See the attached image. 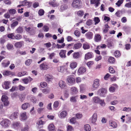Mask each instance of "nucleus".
<instances>
[{"label": "nucleus", "instance_id": "f257e3e1", "mask_svg": "<svg viewBox=\"0 0 131 131\" xmlns=\"http://www.w3.org/2000/svg\"><path fill=\"white\" fill-rule=\"evenodd\" d=\"M107 91L105 88H102L100 89L97 91V94L101 96L104 97L105 95L107 93Z\"/></svg>", "mask_w": 131, "mask_h": 131}, {"label": "nucleus", "instance_id": "f03ea898", "mask_svg": "<svg viewBox=\"0 0 131 131\" xmlns=\"http://www.w3.org/2000/svg\"><path fill=\"white\" fill-rule=\"evenodd\" d=\"M10 123V121L8 119H6L2 121L1 124L3 126L7 127L8 126Z\"/></svg>", "mask_w": 131, "mask_h": 131}, {"label": "nucleus", "instance_id": "7ed1b4c3", "mask_svg": "<svg viewBox=\"0 0 131 131\" xmlns=\"http://www.w3.org/2000/svg\"><path fill=\"white\" fill-rule=\"evenodd\" d=\"M99 80H95L94 82L92 85V89L93 90H95L99 86Z\"/></svg>", "mask_w": 131, "mask_h": 131}, {"label": "nucleus", "instance_id": "20e7f679", "mask_svg": "<svg viewBox=\"0 0 131 131\" xmlns=\"http://www.w3.org/2000/svg\"><path fill=\"white\" fill-rule=\"evenodd\" d=\"M24 45V42L21 41L17 42L14 44V46L17 48H19Z\"/></svg>", "mask_w": 131, "mask_h": 131}, {"label": "nucleus", "instance_id": "39448f33", "mask_svg": "<svg viewBox=\"0 0 131 131\" xmlns=\"http://www.w3.org/2000/svg\"><path fill=\"white\" fill-rule=\"evenodd\" d=\"M80 3L79 0H74L72 3V6L75 8L79 7Z\"/></svg>", "mask_w": 131, "mask_h": 131}, {"label": "nucleus", "instance_id": "423d86ee", "mask_svg": "<svg viewBox=\"0 0 131 131\" xmlns=\"http://www.w3.org/2000/svg\"><path fill=\"white\" fill-rule=\"evenodd\" d=\"M93 53L91 52H89L85 55V59L87 60L88 59L91 58L93 57Z\"/></svg>", "mask_w": 131, "mask_h": 131}, {"label": "nucleus", "instance_id": "0eeeda50", "mask_svg": "<svg viewBox=\"0 0 131 131\" xmlns=\"http://www.w3.org/2000/svg\"><path fill=\"white\" fill-rule=\"evenodd\" d=\"M46 81L47 82H49L52 79V75L50 74H47L45 76Z\"/></svg>", "mask_w": 131, "mask_h": 131}, {"label": "nucleus", "instance_id": "6e6552de", "mask_svg": "<svg viewBox=\"0 0 131 131\" xmlns=\"http://www.w3.org/2000/svg\"><path fill=\"white\" fill-rule=\"evenodd\" d=\"M49 68L48 66L44 63L40 65V68L41 70H47Z\"/></svg>", "mask_w": 131, "mask_h": 131}, {"label": "nucleus", "instance_id": "1a4fd4ad", "mask_svg": "<svg viewBox=\"0 0 131 131\" xmlns=\"http://www.w3.org/2000/svg\"><path fill=\"white\" fill-rule=\"evenodd\" d=\"M66 50H61L59 53L60 57L61 58H65L66 57Z\"/></svg>", "mask_w": 131, "mask_h": 131}, {"label": "nucleus", "instance_id": "9d476101", "mask_svg": "<svg viewBox=\"0 0 131 131\" xmlns=\"http://www.w3.org/2000/svg\"><path fill=\"white\" fill-rule=\"evenodd\" d=\"M95 41L96 42L100 41L101 40V37L100 35L96 34H95L94 38Z\"/></svg>", "mask_w": 131, "mask_h": 131}, {"label": "nucleus", "instance_id": "9b49d317", "mask_svg": "<svg viewBox=\"0 0 131 131\" xmlns=\"http://www.w3.org/2000/svg\"><path fill=\"white\" fill-rule=\"evenodd\" d=\"M22 4L23 6H28V7H30L31 6L32 3L28 2L27 0H25L22 2Z\"/></svg>", "mask_w": 131, "mask_h": 131}, {"label": "nucleus", "instance_id": "f8f14e48", "mask_svg": "<svg viewBox=\"0 0 131 131\" xmlns=\"http://www.w3.org/2000/svg\"><path fill=\"white\" fill-rule=\"evenodd\" d=\"M70 90L71 92L73 94H77L78 92V90L77 88L73 87L71 88Z\"/></svg>", "mask_w": 131, "mask_h": 131}, {"label": "nucleus", "instance_id": "ddd939ff", "mask_svg": "<svg viewBox=\"0 0 131 131\" xmlns=\"http://www.w3.org/2000/svg\"><path fill=\"white\" fill-rule=\"evenodd\" d=\"M27 118V116L26 113L25 112L22 113L20 115V119L21 121H23L26 120Z\"/></svg>", "mask_w": 131, "mask_h": 131}, {"label": "nucleus", "instance_id": "4468645a", "mask_svg": "<svg viewBox=\"0 0 131 131\" xmlns=\"http://www.w3.org/2000/svg\"><path fill=\"white\" fill-rule=\"evenodd\" d=\"M18 114V113L17 112H14L11 114L10 118L12 120L15 119L17 117Z\"/></svg>", "mask_w": 131, "mask_h": 131}, {"label": "nucleus", "instance_id": "2eb2a0df", "mask_svg": "<svg viewBox=\"0 0 131 131\" xmlns=\"http://www.w3.org/2000/svg\"><path fill=\"white\" fill-rule=\"evenodd\" d=\"M85 36L86 38L89 39H91L92 38L93 36V34L91 32H89L85 34Z\"/></svg>", "mask_w": 131, "mask_h": 131}, {"label": "nucleus", "instance_id": "dca6fc26", "mask_svg": "<svg viewBox=\"0 0 131 131\" xmlns=\"http://www.w3.org/2000/svg\"><path fill=\"white\" fill-rule=\"evenodd\" d=\"M97 117V114L95 113L92 116V119L91 122L92 123L94 124L96 122Z\"/></svg>", "mask_w": 131, "mask_h": 131}, {"label": "nucleus", "instance_id": "f3484780", "mask_svg": "<svg viewBox=\"0 0 131 131\" xmlns=\"http://www.w3.org/2000/svg\"><path fill=\"white\" fill-rule=\"evenodd\" d=\"M43 122L40 119L37 122V127L39 128H40L43 127L42 125L43 124Z\"/></svg>", "mask_w": 131, "mask_h": 131}, {"label": "nucleus", "instance_id": "a211bd4d", "mask_svg": "<svg viewBox=\"0 0 131 131\" xmlns=\"http://www.w3.org/2000/svg\"><path fill=\"white\" fill-rule=\"evenodd\" d=\"M67 81L70 83H74L75 82V79L74 78L69 77L67 79Z\"/></svg>", "mask_w": 131, "mask_h": 131}, {"label": "nucleus", "instance_id": "6ab92c4d", "mask_svg": "<svg viewBox=\"0 0 131 131\" xmlns=\"http://www.w3.org/2000/svg\"><path fill=\"white\" fill-rule=\"evenodd\" d=\"M86 68L84 67H80L78 71V72L80 73H83L86 71Z\"/></svg>", "mask_w": 131, "mask_h": 131}, {"label": "nucleus", "instance_id": "aec40b11", "mask_svg": "<svg viewBox=\"0 0 131 131\" xmlns=\"http://www.w3.org/2000/svg\"><path fill=\"white\" fill-rule=\"evenodd\" d=\"M82 46V44L81 43H77L74 45L73 48L75 49H78L81 47Z\"/></svg>", "mask_w": 131, "mask_h": 131}, {"label": "nucleus", "instance_id": "412c9836", "mask_svg": "<svg viewBox=\"0 0 131 131\" xmlns=\"http://www.w3.org/2000/svg\"><path fill=\"white\" fill-rule=\"evenodd\" d=\"M109 124L113 128H116L117 127V124L115 122L110 121Z\"/></svg>", "mask_w": 131, "mask_h": 131}, {"label": "nucleus", "instance_id": "4be33fe9", "mask_svg": "<svg viewBox=\"0 0 131 131\" xmlns=\"http://www.w3.org/2000/svg\"><path fill=\"white\" fill-rule=\"evenodd\" d=\"M55 0H53V2H50L49 3V4L54 7L58 6L59 5V3L56 2H55Z\"/></svg>", "mask_w": 131, "mask_h": 131}, {"label": "nucleus", "instance_id": "5701e85b", "mask_svg": "<svg viewBox=\"0 0 131 131\" xmlns=\"http://www.w3.org/2000/svg\"><path fill=\"white\" fill-rule=\"evenodd\" d=\"M15 31L18 33H21L23 31V29L22 27L20 26Z\"/></svg>", "mask_w": 131, "mask_h": 131}, {"label": "nucleus", "instance_id": "b1692460", "mask_svg": "<svg viewBox=\"0 0 131 131\" xmlns=\"http://www.w3.org/2000/svg\"><path fill=\"white\" fill-rule=\"evenodd\" d=\"M29 106L30 105L28 103H25L22 104V108L24 110H26Z\"/></svg>", "mask_w": 131, "mask_h": 131}, {"label": "nucleus", "instance_id": "393cba45", "mask_svg": "<svg viewBox=\"0 0 131 131\" xmlns=\"http://www.w3.org/2000/svg\"><path fill=\"white\" fill-rule=\"evenodd\" d=\"M60 87L62 88H64L66 86V83L63 81H60L59 82Z\"/></svg>", "mask_w": 131, "mask_h": 131}, {"label": "nucleus", "instance_id": "a878e982", "mask_svg": "<svg viewBox=\"0 0 131 131\" xmlns=\"http://www.w3.org/2000/svg\"><path fill=\"white\" fill-rule=\"evenodd\" d=\"M77 62H73L70 63V67L72 69H73L77 67Z\"/></svg>", "mask_w": 131, "mask_h": 131}, {"label": "nucleus", "instance_id": "bb28decb", "mask_svg": "<svg viewBox=\"0 0 131 131\" xmlns=\"http://www.w3.org/2000/svg\"><path fill=\"white\" fill-rule=\"evenodd\" d=\"M18 24V22L17 21L13 22L11 24V27L12 29H14Z\"/></svg>", "mask_w": 131, "mask_h": 131}, {"label": "nucleus", "instance_id": "cd10ccee", "mask_svg": "<svg viewBox=\"0 0 131 131\" xmlns=\"http://www.w3.org/2000/svg\"><path fill=\"white\" fill-rule=\"evenodd\" d=\"M93 102L96 103H100L101 100L98 97H93Z\"/></svg>", "mask_w": 131, "mask_h": 131}, {"label": "nucleus", "instance_id": "c85d7f7f", "mask_svg": "<svg viewBox=\"0 0 131 131\" xmlns=\"http://www.w3.org/2000/svg\"><path fill=\"white\" fill-rule=\"evenodd\" d=\"M67 112L65 111H62L60 114V116L61 117H64L67 115Z\"/></svg>", "mask_w": 131, "mask_h": 131}, {"label": "nucleus", "instance_id": "c756f323", "mask_svg": "<svg viewBox=\"0 0 131 131\" xmlns=\"http://www.w3.org/2000/svg\"><path fill=\"white\" fill-rule=\"evenodd\" d=\"M49 131H55L54 126L52 124L48 126Z\"/></svg>", "mask_w": 131, "mask_h": 131}, {"label": "nucleus", "instance_id": "7c9ffc66", "mask_svg": "<svg viewBox=\"0 0 131 131\" xmlns=\"http://www.w3.org/2000/svg\"><path fill=\"white\" fill-rule=\"evenodd\" d=\"M9 13L10 15H13L16 13V11L15 9H11L8 10Z\"/></svg>", "mask_w": 131, "mask_h": 131}, {"label": "nucleus", "instance_id": "2f4dec72", "mask_svg": "<svg viewBox=\"0 0 131 131\" xmlns=\"http://www.w3.org/2000/svg\"><path fill=\"white\" fill-rule=\"evenodd\" d=\"M19 97L20 101L22 102L24 101L25 98V96L24 94H20L19 95Z\"/></svg>", "mask_w": 131, "mask_h": 131}, {"label": "nucleus", "instance_id": "473e14b6", "mask_svg": "<svg viewBox=\"0 0 131 131\" xmlns=\"http://www.w3.org/2000/svg\"><path fill=\"white\" fill-rule=\"evenodd\" d=\"M84 128L86 131H90L91 129L90 126L89 124L85 125Z\"/></svg>", "mask_w": 131, "mask_h": 131}, {"label": "nucleus", "instance_id": "72a5a7b5", "mask_svg": "<svg viewBox=\"0 0 131 131\" xmlns=\"http://www.w3.org/2000/svg\"><path fill=\"white\" fill-rule=\"evenodd\" d=\"M22 38V36L19 34H18L15 36L14 35V39L19 40L21 39Z\"/></svg>", "mask_w": 131, "mask_h": 131}, {"label": "nucleus", "instance_id": "f704fd0d", "mask_svg": "<svg viewBox=\"0 0 131 131\" xmlns=\"http://www.w3.org/2000/svg\"><path fill=\"white\" fill-rule=\"evenodd\" d=\"M115 61V59L114 58L112 57H110L108 60V61L109 62L112 63H114Z\"/></svg>", "mask_w": 131, "mask_h": 131}, {"label": "nucleus", "instance_id": "c9c22d12", "mask_svg": "<svg viewBox=\"0 0 131 131\" xmlns=\"http://www.w3.org/2000/svg\"><path fill=\"white\" fill-rule=\"evenodd\" d=\"M1 100L3 102L8 101V97L6 95H3L2 96Z\"/></svg>", "mask_w": 131, "mask_h": 131}, {"label": "nucleus", "instance_id": "e433bc0d", "mask_svg": "<svg viewBox=\"0 0 131 131\" xmlns=\"http://www.w3.org/2000/svg\"><path fill=\"white\" fill-rule=\"evenodd\" d=\"M10 82L8 81H5L4 84L5 85V88L6 89H8L9 88V85Z\"/></svg>", "mask_w": 131, "mask_h": 131}, {"label": "nucleus", "instance_id": "4c0bfd02", "mask_svg": "<svg viewBox=\"0 0 131 131\" xmlns=\"http://www.w3.org/2000/svg\"><path fill=\"white\" fill-rule=\"evenodd\" d=\"M68 6L67 5L64 4L62 5L61 7V9L62 10H63L68 8Z\"/></svg>", "mask_w": 131, "mask_h": 131}, {"label": "nucleus", "instance_id": "58836bf2", "mask_svg": "<svg viewBox=\"0 0 131 131\" xmlns=\"http://www.w3.org/2000/svg\"><path fill=\"white\" fill-rule=\"evenodd\" d=\"M29 33L31 35H34L35 34V28H31L30 31H29Z\"/></svg>", "mask_w": 131, "mask_h": 131}, {"label": "nucleus", "instance_id": "ea45409f", "mask_svg": "<svg viewBox=\"0 0 131 131\" xmlns=\"http://www.w3.org/2000/svg\"><path fill=\"white\" fill-rule=\"evenodd\" d=\"M73 58L76 59L79 58L80 57V54L79 52H75L73 54Z\"/></svg>", "mask_w": 131, "mask_h": 131}, {"label": "nucleus", "instance_id": "a19ab883", "mask_svg": "<svg viewBox=\"0 0 131 131\" xmlns=\"http://www.w3.org/2000/svg\"><path fill=\"white\" fill-rule=\"evenodd\" d=\"M7 37L9 38L14 39V35L13 33H11L8 34Z\"/></svg>", "mask_w": 131, "mask_h": 131}, {"label": "nucleus", "instance_id": "79ce46f5", "mask_svg": "<svg viewBox=\"0 0 131 131\" xmlns=\"http://www.w3.org/2000/svg\"><path fill=\"white\" fill-rule=\"evenodd\" d=\"M114 55L116 57H118L120 56L121 54L120 52L118 51H116L114 53Z\"/></svg>", "mask_w": 131, "mask_h": 131}, {"label": "nucleus", "instance_id": "37998d69", "mask_svg": "<svg viewBox=\"0 0 131 131\" xmlns=\"http://www.w3.org/2000/svg\"><path fill=\"white\" fill-rule=\"evenodd\" d=\"M26 72L25 71H23L22 72H20L17 74V76L19 77H20L25 75L26 74Z\"/></svg>", "mask_w": 131, "mask_h": 131}, {"label": "nucleus", "instance_id": "c03bdc74", "mask_svg": "<svg viewBox=\"0 0 131 131\" xmlns=\"http://www.w3.org/2000/svg\"><path fill=\"white\" fill-rule=\"evenodd\" d=\"M32 62V60L31 59H28L25 62V64L27 66H29Z\"/></svg>", "mask_w": 131, "mask_h": 131}, {"label": "nucleus", "instance_id": "a18cd8bd", "mask_svg": "<svg viewBox=\"0 0 131 131\" xmlns=\"http://www.w3.org/2000/svg\"><path fill=\"white\" fill-rule=\"evenodd\" d=\"M83 47L84 49H87L90 48V46L88 44L85 43L83 44Z\"/></svg>", "mask_w": 131, "mask_h": 131}, {"label": "nucleus", "instance_id": "49530a36", "mask_svg": "<svg viewBox=\"0 0 131 131\" xmlns=\"http://www.w3.org/2000/svg\"><path fill=\"white\" fill-rule=\"evenodd\" d=\"M12 72L9 71H6L3 72V74L4 75H8L12 74Z\"/></svg>", "mask_w": 131, "mask_h": 131}, {"label": "nucleus", "instance_id": "de8ad7c7", "mask_svg": "<svg viewBox=\"0 0 131 131\" xmlns=\"http://www.w3.org/2000/svg\"><path fill=\"white\" fill-rule=\"evenodd\" d=\"M44 11L42 9H40L38 11V14L40 16L43 15H44Z\"/></svg>", "mask_w": 131, "mask_h": 131}, {"label": "nucleus", "instance_id": "09e8293b", "mask_svg": "<svg viewBox=\"0 0 131 131\" xmlns=\"http://www.w3.org/2000/svg\"><path fill=\"white\" fill-rule=\"evenodd\" d=\"M109 90L110 92H114L115 91V88L114 86H111L109 88Z\"/></svg>", "mask_w": 131, "mask_h": 131}, {"label": "nucleus", "instance_id": "8fccbe9b", "mask_svg": "<svg viewBox=\"0 0 131 131\" xmlns=\"http://www.w3.org/2000/svg\"><path fill=\"white\" fill-rule=\"evenodd\" d=\"M123 1V0H119L116 3V4L119 7L121 6V4L122 3Z\"/></svg>", "mask_w": 131, "mask_h": 131}, {"label": "nucleus", "instance_id": "3c124183", "mask_svg": "<svg viewBox=\"0 0 131 131\" xmlns=\"http://www.w3.org/2000/svg\"><path fill=\"white\" fill-rule=\"evenodd\" d=\"M74 34L75 36L79 37L80 35V31L78 30H75L74 32Z\"/></svg>", "mask_w": 131, "mask_h": 131}, {"label": "nucleus", "instance_id": "603ef678", "mask_svg": "<svg viewBox=\"0 0 131 131\" xmlns=\"http://www.w3.org/2000/svg\"><path fill=\"white\" fill-rule=\"evenodd\" d=\"M94 21L95 22V25H96L100 21L99 18L98 17H95L94 18Z\"/></svg>", "mask_w": 131, "mask_h": 131}, {"label": "nucleus", "instance_id": "864d4df0", "mask_svg": "<svg viewBox=\"0 0 131 131\" xmlns=\"http://www.w3.org/2000/svg\"><path fill=\"white\" fill-rule=\"evenodd\" d=\"M92 24V21L90 19H89L86 22V24L88 26H90Z\"/></svg>", "mask_w": 131, "mask_h": 131}, {"label": "nucleus", "instance_id": "5fc2aeb1", "mask_svg": "<svg viewBox=\"0 0 131 131\" xmlns=\"http://www.w3.org/2000/svg\"><path fill=\"white\" fill-rule=\"evenodd\" d=\"M123 111L126 112H129L131 111V108L125 107L123 108Z\"/></svg>", "mask_w": 131, "mask_h": 131}, {"label": "nucleus", "instance_id": "6e6d98bb", "mask_svg": "<svg viewBox=\"0 0 131 131\" xmlns=\"http://www.w3.org/2000/svg\"><path fill=\"white\" fill-rule=\"evenodd\" d=\"M49 28L47 26L45 25L43 27V29L44 31H47L49 30Z\"/></svg>", "mask_w": 131, "mask_h": 131}, {"label": "nucleus", "instance_id": "4d7b16f0", "mask_svg": "<svg viewBox=\"0 0 131 131\" xmlns=\"http://www.w3.org/2000/svg\"><path fill=\"white\" fill-rule=\"evenodd\" d=\"M105 28L103 32H106L108 31V28H109V27L107 24L105 25Z\"/></svg>", "mask_w": 131, "mask_h": 131}, {"label": "nucleus", "instance_id": "13d9d810", "mask_svg": "<svg viewBox=\"0 0 131 131\" xmlns=\"http://www.w3.org/2000/svg\"><path fill=\"white\" fill-rule=\"evenodd\" d=\"M102 58V57L101 55L97 56H96V57L95 58V60L97 61H99Z\"/></svg>", "mask_w": 131, "mask_h": 131}, {"label": "nucleus", "instance_id": "bf43d9fd", "mask_svg": "<svg viewBox=\"0 0 131 131\" xmlns=\"http://www.w3.org/2000/svg\"><path fill=\"white\" fill-rule=\"evenodd\" d=\"M9 63L10 61H8L7 63H2V64L3 66L4 67H6L8 66Z\"/></svg>", "mask_w": 131, "mask_h": 131}, {"label": "nucleus", "instance_id": "052dcab7", "mask_svg": "<svg viewBox=\"0 0 131 131\" xmlns=\"http://www.w3.org/2000/svg\"><path fill=\"white\" fill-rule=\"evenodd\" d=\"M6 46L7 49L8 50H10L13 47V45L10 44H8Z\"/></svg>", "mask_w": 131, "mask_h": 131}, {"label": "nucleus", "instance_id": "680f3d73", "mask_svg": "<svg viewBox=\"0 0 131 131\" xmlns=\"http://www.w3.org/2000/svg\"><path fill=\"white\" fill-rule=\"evenodd\" d=\"M20 124V123L19 122H16L14 123L13 124L14 126L15 127H18Z\"/></svg>", "mask_w": 131, "mask_h": 131}, {"label": "nucleus", "instance_id": "e2e57ef3", "mask_svg": "<svg viewBox=\"0 0 131 131\" xmlns=\"http://www.w3.org/2000/svg\"><path fill=\"white\" fill-rule=\"evenodd\" d=\"M39 6V3L37 2H36L33 4L32 6L34 8H36Z\"/></svg>", "mask_w": 131, "mask_h": 131}, {"label": "nucleus", "instance_id": "0e129e2a", "mask_svg": "<svg viewBox=\"0 0 131 131\" xmlns=\"http://www.w3.org/2000/svg\"><path fill=\"white\" fill-rule=\"evenodd\" d=\"M70 101L71 102H76V100L75 97L72 96L70 98Z\"/></svg>", "mask_w": 131, "mask_h": 131}, {"label": "nucleus", "instance_id": "69168bd1", "mask_svg": "<svg viewBox=\"0 0 131 131\" xmlns=\"http://www.w3.org/2000/svg\"><path fill=\"white\" fill-rule=\"evenodd\" d=\"M73 129V128L70 125L68 126L67 127V131H72Z\"/></svg>", "mask_w": 131, "mask_h": 131}, {"label": "nucleus", "instance_id": "338daca9", "mask_svg": "<svg viewBox=\"0 0 131 131\" xmlns=\"http://www.w3.org/2000/svg\"><path fill=\"white\" fill-rule=\"evenodd\" d=\"M77 14L79 16H82L83 14V12L82 11H79L77 12Z\"/></svg>", "mask_w": 131, "mask_h": 131}, {"label": "nucleus", "instance_id": "774afa93", "mask_svg": "<svg viewBox=\"0 0 131 131\" xmlns=\"http://www.w3.org/2000/svg\"><path fill=\"white\" fill-rule=\"evenodd\" d=\"M25 88L24 86H21V85H19V89L20 91H22L24 90Z\"/></svg>", "mask_w": 131, "mask_h": 131}]
</instances>
